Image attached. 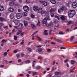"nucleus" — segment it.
<instances>
[{
	"instance_id": "f257e3e1",
	"label": "nucleus",
	"mask_w": 77,
	"mask_h": 77,
	"mask_svg": "<svg viewBox=\"0 0 77 77\" xmlns=\"http://www.w3.org/2000/svg\"><path fill=\"white\" fill-rule=\"evenodd\" d=\"M75 14V11L74 10H71L68 12V15L70 18L73 17Z\"/></svg>"
},
{
	"instance_id": "f03ea898",
	"label": "nucleus",
	"mask_w": 77,
	"mask_h": 77,
	"mask_svg": "<svg viewBox=\"0 0 77 77\" xmlns=\"http://www.w3.org/2000/svg\"><path fill=\"white\" fill-rule=\"evenodd\" d=\"M50 20V17L48 16H47L42 21V23L44 24H46L47 23V21Z\"/></svg>"
},
{
	"instance_id": "7ed1b4c3",
	"label": "nucleus",
	"mask_w": 77,
	"mask_h": 77,
	"mask_svg": "<svg viewBox=\"0 0 77 77\" xmlns=\"http://www.w3.org/2000/svg\"><path fill=\"white\" fill-rule=\"evenodd\" d=\"M66 8L65 7L60 8L58 10V13L60 14H62V12H63V11H66Z\"/></svg>"
},
{
	"instance_id": "20e7f679",
	"label": "nucleus",
	"mask_w": 77,
	"mask_h": 77,
	"mask_svg": "<svg viewBox=\"0 0 77 77\" xmlns=\"http://www.w3.org/2000/svg\"><path fill=\"white\" fill-rule=\"evenodd\" d=\"M23 9L25 12H28L29 11V8L27 6L25 5L23 6Z\"/></svg>"
},
{
	"instance_id": "39448f33",
	"label": "nucleus",
	"mask_w": 77,
	"mask_h": 77,
	"mask_svg": "<svg viewBox=\"0 0 77 77\" xmlns=\"http://www.w3.org/2000/svg\"><path fill=\"white\" fill-rule=\"evenodd\" d=\"M16 17L17 19L21 18L22 17V15L21 14L18 13L16 14Z\"/></svg>"
},
{
	"instance_id": "423d86ee",
	"label": "nucleus",
	"mask_w": 77,
	"mask_h": 77,
	"mask_svg": "<svg viewBox=\"0 0 77 77\" xmlns=\"http://www.w3.org/2000/svg\"><path fill=\"white\" fill-rule=\"evenodd\" d=\"M72 7L73 9H75L77 7V3L76 2H74L72 4Z\"/></svg>"
},
{
	"instance_id": "0eeeda50",
	"label": "nucleus",
	"mask_w": 77,
	"mask_h": 77,
	"mask_svg": "<svg viewBox=\"0 0 77 77\" xmlns=\"http://www.w3.org/2000/svg\"><path fill=\"white\" fill-rule=\"evenodd\" d=\"M54 41H57V42H58L62 43V41L56 38H54Z\"/></svg>"
},
{
	"instance_id": "6e6552de",
	"label": "nucleus",
	"mask_w": 77,
	"mask_h": 77,
	"mask_svg": "<svg viewBox=\"0 0 77 77\" xmlns=\"http://www.w3.org/2000/svg\"><path fill=\"white\" fill-rule=\"evenodd\" d=\"M51 27H53V23L51 22L49 24H48V28H49V29L51 28Z\"/></svg>"
},
{
	"instance_id": "1a4fd4ad",
	"label": "nucleus",
	"mask_w": 77,
	"mask_h": 77,
	"mask_svg": "<svg viewBox=\"0 0 77 77\" xmlns=\"http://www.w3.org/2000/svg\"><path fill=\"white\" fill-rule=\"evenodd\" d=\"M43 11L42 8H39L38 10V12L39 14H41L42 12H43Z\"/></svg>"
},
{
	"instance_id": "9d476101",
	"label": "nucleus",
	"mask_w": 77,
	"mask_h": 77,
	"mask_svg": "<svg viewBox=\"0 0 77 77\" xmlns=\"http://www.w3.org/2000/svg\"><path fill=\"white\" fill-rule=\"evenodd\" d=\"M41 13V15L43 17H44V16H45L46 15V14H47V12L46 11H43Z\"/></svg>"
},
{
	"instance_id": "9b49d317",
	"label": "nucleus",
	"mask_w": 77,
	"mask_h": 77,
	"mask_svg": "<svg viewBox=\"0 0 77 77\" xmlns=\"http://www.w3.org/2000/svg\"><path fill=\"white\" fill-rule=\"evenodd\" d=\"M23 27L24 26H23V24L21 23L19 24V29H23Z\"/></svg>"
},
{
	"instance_id": "f8f14e48",
	"label": "nucleus",
	"mask_w": 77,
	"mask_h": 77,
	"mask_svg": "<svg viewBox=\"0 0 77 77\" xmlns=\"http://www.w3.org/2000/svg\"><path fill=\"white\" fill-rule=\"evenodd\" d=\"M8 11L10 12H12L14 11V9L13 8H9L8 9Z\"/></svg>"
},
{
	"instance_id": "ddd939ff",
	"label": "nucleus",
	"mask_w": 77,
	"mask_h": 77,
	"mask_svg": "<svg viewBox=\"0 0 77 77\" xmlns=\"http://www.w3.org/2000/svg\"><path fill=\"white\" fill-rule=\"evenodd\" d=\"M38 10V8L36 6H35L33 8V10L34 11H37Z\"/></svg>"
},
{
	"instance_id": "4468645a",
	"label": "nucleus",
	"mask_w": 77,
	"mask_h": 77,
	"mask_svg": "<svg viewBox=\"0 0 77 77\" xmlns=\"http://www.w3.org/2000/svg\"><path fill=\"white\" fill-rule=\"evenodd\" d=\"M5 10V8L2 6L0 5V11H3Z\"/></svg>"
},
{
	"instance_id": "2eb2a0df",
	"label": "nucleus",
	"mask_w": 77,
	"mask_h": 77,
	"mask_svg": "<svg viewBox=\"0 0 77 77\" xmlns=\"http://www.w3.org/2000/svg\"><path fill=\"white\" fill-rule=\"evenodd\" d=\"M50 1L52 4H55L56 3V0H50Z\"/></svg>"
},
{
	"instance_id": "dca6fc26",
	"label": "nucleus",
	"mask_w": 77,
	"mask_h": 77,
	"mask_svg": "<svg viewBox=\"0 0 77 77\" xmlns=\"http://www.w3.org/2000/svg\"><path fill=\"white\" fill-rule=\"evenodd\" d=\"M24 23L25 26H26V27H27V26H28V22H27L26 21H24Z\"/></svg>"
},
{
	"instance_id": "f3484780",
	"label": "nucleus",
	"mask_w": 77,
	"mask_h": 77,
	"mask_svg": "<svg viewBox=\"0 0 77 77\" xmlns=\"http://www.w3.org/2000/svg\"><path fill=\"white\" fill-rule=\"evenodd\" d=\"M10 17L11 19H13L14 18V15L13 14H11L10 15Z\"/></svg>"
},
{
	"instance_id": "a211bd4d",
	"label": "nucleus",
	"mask_w": 77,
	"mask_h": 77,
	"mask_svg": "<svg viewBox=\"0 0 77 77\" xmlns=\"http://www.w3.org/2000/svg\"><path fill=\"white\" fill-rule=\"evenodd\" d=\"M22 32V30H19L17 32L16 34L17 35H20L21 33Z\"/></svg>"
},
{
	"instance_id": "6ab92c4d",
	"label": "nucleus",
	"mask_w": 77,
	"mask_h": 77,
	"mask_svg": "<svg viewBox=\"0 0 77 77\" xmlns=\"http://www.w3.org/2000/svg\"><path fill=\"white\" fill-rule=\"evenodd\" d=\"M48 30H44V35H48V33L47 32Z\"/></svg>"
},
{
	"instance_id": "aec40b11",
	"label": "nucleus",
	"mask_w": 77,
	"mask_h": 77,
	"mask_svg": "<svg viewBox=\"0 0 77 77\" xmlns=\"http://www.w3.org/2000/svg\"><path fill=\"white\" fill-rule=\"evenodd\" d=\"M14 5H15V3H14V2H10L9 3V6H13Z\"/></svg>"
},
{
	"instance_id": "412c9836",
	"label": "nucleus",
	"mask_w": 77,
	"mask_h": 77,
	"mask_svg": "<svg viewBox=\"0 0 77 77\" xmlns=\"http://www.w3.org/2000/svg\"><path fill=\"white\" fill-rule=\"evenodd\" d=\"M14 22L15 23V24H16V25H17L18 24V20H14Z\"/></svg>"
},
{
	"instance_id": "4be33fe9",
	"label": "nucleus",
	"mask_w": 77,
	"mask_h": 77,
	"mask_svg": "<svg viewBox=\"0 0 77 77\" xmlns=\"http://www.w3.org/2000/svg\"><path fill=\"white\" fill-rule=\"evenodd\" d=\"M43 5H44L45 6H47V5H48V4H47V2H46L44 1L42 4Z\"/></svg>"
},
{
	"instance_id": "5701e85b",
	"label": "nucleus",
	"mask_w": 77,
	"mask_h": 77,
	"mask_svg": "<svg viewBox=\"0 0 77 77\" xmlns=\"http://www.w3.org/2000/svg\"><path fill=\"white\" fill-rule=\"evenodd\" d=\"M61 19L62 20H65V17L64 16H62L60 17Z\"/></svg>"
},
{
	"instance_id": "b1692460",
	"label": "nucleus",
	"mask_w": 77,
	"mask_h": 77,
	"mask_svg": "<svg viewBox=\"0 0 77 77\" xmlns=\"http://www.w3.org/2000/svg\"><path fill=\"white\" fill-rule=\"evenodd\" d=\"M22 15L23 16H24V17H26L27 16V14L26 12H23L22 13Z\"/></svg>"
},
{
	"instance_id": "393cba45",
	"label": "nucleus",
	"mask_w": 77,
	"mask_h": 77,
	"mask_svg": "<svg viewBox=\"0 0 77 77\" xmlns=\"http://www.w3.org/2000/svg\"><path fill=\"white\" fill-rule=\"evenodd\" d=\"M31 27L33 29H35V28H36V26H35V25L34 24H32L31 25Z\"/></svg>"
},
{
	"instance_id": "a878e982",
	"label": "nucleus",
	"mask_w": 77,
	"mask_h": 77,
	"mask_svg": "<svg viewBox=\"0 0 77 77\" xmlns=\"http://www.w3.org/2000/svg\"><path fill=\"white\" fill-rule=\"evenodd\" d=\"M73 23H74V22L72 21H70L68 22L67 24V25H69V24H73Z\"/></svg>"
},
{
	"instance_id": "bb28decb",
	"label": "nucleus",
	"mask_w": 77,
	"mask_h": 77,
	"mask_svg": "<svg viewBox=\"0 0 77 77\" xmlns=\"http://www.w3.org/2000/svg\"><path fill=\"white\" fill-rule=\"evenodd\" d=\"M37 26H41V23H40V21H39V20H38V22L37 24Z\"/></svg>"
},
{
	"instance_id": "cd10ccee",
	"label": "nucleus",
	"mask_w": 77,
	"mask_h": 77,
	"mask_svg": "<svg viewBox=\"0 0 77 77\" xmlns=\"http://www.w3.org/2000/svg\"><path fill=\"white\" fill-rule=\"evenodd\" d=\"M55 10L54 9L52 8L50 10V12H54Z\"/></svg>"
},
{
	"instance_id": "c85d7f7f",
	"label": "nucleus",
	"mask_w": 77,
	"mask_h": 77,
	"mask_svg": "<svg viewBox=\"0 0 77 77\" xmlns=\"http://www.w3.org/2000/svg\"><path fill=\"white\" fill-rule=\"evenodd\" d=\"M20 51V50H18V49H16V50H14L13 53L15 54L17 53V52H18V51Z\"/></svg>"
},
{
	"instance_id": "c756f323",
	"label": "nucleus",
	"mask_w": 77,
	"mask_h": 77,
	"mask_svg": "<svg viewBox=\"0 0 77 77\" xmlns=\"http://www.w3.org/2000/svg\"><path fill=\"white\" fill-rule=\"evenodd\" d=\"M36 38L38 39L39 41H41L42 40V39H41V38H40L38 35H37L36 36Z\"/></svg>"
},
{
	"instance_id": "7c9ffc66",
	"label": "nucleus",
	"mask_w": 77,
	"mask_h": 77,
	"mask_svg": "<svg viewBox=\"0 0 77 77\" xmlns=\"http://www.w3.org/2000/svg\"><path fill=\"white\" fill-rule=\"evenodd\" d=\"M25 63L26 64H28L30 63V60H27L25 61Z\"/></svg>"
},
{
	"instance_id": "2f4dec72",
	"label": "nucleus",
	"mask_w": 77,
	"mask_h": 77,
	"mask_svg": "<svg viewBox=\"0 0 77 77\" xmlns=\"http://www.w3.org/2000/svg\"><path fill=\"white\" fill-rule=\"evenodd\" d=\"M58 22V21L57 20H54L53 23L55 24H56V23H57Z\"/></svg>"
},
{
	"instance_id": "473e14b6",
	"label": "nucleus",
	"mask_w": 77,
	"mask_h": 77,
	"mask_svg": "<svg viewBox=\"0 0 77 77\" xmlns=\"http://www.w3.org/2000/svg\"><path fill=\"white\" fill-rule=\"evenodd\" d=\"M27 49L28 50V51H29V52H31V51H32V49H31V48H27Z\"/></svg>"
},
{
	"instance_id": "72a5a7b5",
	"label": "nucleus",
	"mask_w": 77,
	"mask_h": 77,
	"mask_svg": "<svg viewBox=\"0 0 77 77\" xmlns=\"http://www.w3.org/2000/svg\"><path fill=\"white\" fill-rule=\"evenodd\" d=\"M42 49L41 48H40L38 50V51L39 53L42 52Z\"/></svg>"
},
{
	"instance_id": "f704fd0d",
	"label": "nucleus",
	"mask_w": 77,
	"mask_h": 77,
	"mask_svg": "<svg viewBox=\"0 0 77 77\" xmlns=\"http://www.w3.org/2000/svg\"><path fill=\"white\" fill-rule=\"evenodd\" d=\"M5 20V18L3 17H0V21H3Z\"/></svg>"
},
{
	"instance_id": "c9c22d12",
	"label": "nucleus",
	"mask_w": 77,
	"mask_h": 77,
	"mask_svg": "<svg viewBox=\"0 0 77 77\" xmlns=\"http://www.w3.org/2000/svg\"><path fill=\"white\" fill-rule=\"evenodd\" d=\"M24 32H22L20 35V36L21 37H23V36H24Z\"/></svg>"
},
{
	"instance_id": "e433bc0d",
	"label": "nucleus",
	"mask_w": 77,
	"mask_h": 77,
	"mask_svg": "<svg viewBox=\"0 0 77 77\" xmlns=\"http://www.w3.org/2000/svg\"><path fill=\"white\" fill-rule=\"evenodd\" d=\"M4 29H5V30H7V29H8V26H4L3 27Z\"/></svg>"
},
{
	"instance_id": "4c0bfd02",
	"label": "nucleus",
	"mask_w": 77,
	"mask_h": 77,
	"mask_svg": "<svg viewBox=\"0 0 77 77\" xmlns=\"http://www.w3.org/2000/svg\"><path fill=\"white\" fill-rule=\"evenodd\" d=\"M56 69V66H54L53 67L52 69V71H53L54 70V69Z\"/></svg>"
},
{
	"instance_id": "58836bf2",
	"label": "nucleus",
	"mask_w": 77,
	"mask_h": 77,
	"mask_svg": "<svg viewBox=\"0 0 77 77\" xmlns=\"http://www.w3.org/2000/svg\"><path fill=\"white\" fill-rule=\"evenodd\" d=\"M38 74V73H37V72H33V74H32V76H34V75H36V74Z\"/></svg>"
},
{
	"instance_id": "ea45409f",
	"label": "nucleus",
	"mask_w": 77,
	"mask_h": 77,
	"mask_svg": "<svg viewBox=\"0 0 77 77\" xmlns=\"http://www.w3.org/2000/svg\"><path fill=\"white\" fill-rule=\"evenodd\" d=\"M44 1L43 0H39V2L41 4H43V3L44 2Z\"/></svg>"
},
{
	"instance_id": "a19ab883",
	"label": "nucleus",
	"mask_w": 77,
	"mask_h": 77,
	"mask_svg": "<svg viewBox=\"0 0 77 77\" xmlns=\"http://www.w3.org/2000/svg\"><path fill=\"white\" fill-rule=\"evenodd\" d=\"M17 38H18V37L17 36H14V40H17Z\"/></svg>"
},
{
	"instance_id": "79ce46f5",
	"label": "nucleus",
	"mask_w": 77,
	"mask_h": 77,
	"mask_svg": "<svg viewBox=\"0 0 77 77\" xmlns=\"http://www.w3.org/2000/svg\"><path fill=\"white\" fill-rule=\"evenodd\" d=\"M54 14L53 13H51V17H54Z\"/></svg>"
},
{
	"instance_id": "37998d69",
	"label": "nucleus",
	"mask_w": 77,
	"mask_h": 77,
	"mask_svg": "<svg viewBox=\"0 0 77 77\" xmlns=\"http://www.w3.org/2000/svg\"><path fill=\"white\" fill-rule=\"evenodd\" d=\"M60 74V73L59 72H55V74L57 75H59V74Z\"/></svg>"
},
{
	"instance_id": "c03bdc74",
	"label": "nucleus",
	"mask_w": 77,
	"mask_h": 77,
	"mask_svg": "<svg viewBox=\"0 0 77 77\" xmlns=\"http://www.w3.org/2000/svg\"><path fill=\"white\" fill-rule=\"evenodd\" d=\"M31 18H34L35 17V15H33V14H31Z\"/></svg>"
},
{
	"instance_id": "a18cd8bd",
	"label": "nucleus",
	"mask_w": 77,
	"mask_h": 77,
	"mask_svg": "<svg viewBox=\"0 0 77 77\" xmlns=\"http://www.w3.org/2000/svg\"><path fill=\"white\" fill-rule=\"evenodd\" d=\"M38 32V31H35L32 35V36H33V35H35V34H36Z\"/></svg>"
},
{
	"instance_id": "49530a36",
	"label": "nucleus",
	"mask_w": 77,
	"mask_h": 77,
	"mask_svg": "<svg viewBox=\"0 0 77 77\" xmlns=\"http://www.w3.org/2000/svg\"><path fill=\"white\" fill-rule=\"evenodd\" d=\"M74 69H75V68H73L72 69H70V72H73V71H74Z\"/></svg>"
},
{
	"instance_id": "de8ad7c7",
	"label": "nucleus",
	"mask_w": 77,
	"mask_h": 77,
	"mask_svg": "<svg viewBox=\"0 0 77 77\" xmlns=\"http://www.w3.org/2000/svg\"><path fill=\"white\" fill-rule=\"evenodd\" d=\"M25 2H26V3H30V0H26Z\"/></svg>"
},
{
	"instance_id": "09e8293b",
	"label": "nucleus",
	"mask_w": 77,
	"mask_h": 77,
	"mask_svg": "<svg viewBox=\"0 0 77 77\" xmlns=\"http://www.w3.org/2000/svg\"><path fill=\"white\" fill-rule=\"evenodd\" d=\"M59 33L60 35H63V32L61 31L59 32Z\"/></svg>"
},
{
	"instance_id": "8fccbe9b",
	"label": "nucleus",
	"mask_w": 77,
	"mask_h": 77,
	"mask_svg": "<svg viewBox=\"0 0 77 77\" xmlns=\"http://www.w3.org/2000/svg\"><path fill=\"white\" fill-rule=\"evenodd\" d=\"M54 17L56 18H57L58 20H59V17L57 16V15H55L54 16Z\"/></svg>"
},
{
	"instance_id": "3c124183",
	"label": "nucleus",
	"mask_w": 77,
	"mask_h": 77,
	"mask_svg": "<svg viewBox=\"0 0 77 77\" xmlns=\"http://www.w3.org/2000/svg\"><path fill=\"white\" fill-rule=\"evenodd\" d=\"M29 57V55H26L25 56V57H24L25 58H27Z\"/></svg>"
},
{
	"instance_id": "603ef678",
	"label": "nucleus",
	"mask_w": 77,
	"mask_h": 77,
	"mask_svg": "<svg viewBox=\"0 0 77 77\" xmlns=\"http://www.w3.org/2000/svg\"><path fill=\"white\" fill-rule=\"evenodd\" d=\"M41 66H37L36 67V69H41Z\"/></svg>"
},
{
	"instance_id": "864d4df0",
	"label": "nucleus",
	"mask_w": 77,
	"mask_h": 77,
	"mask_svg": "<svg viewBox=\"0 0 77 77\" xmlns=\"http://www.w3.org/2000/svg\"><path fill=\"white\" fill-rule=\"evenodd\" d=\"M71 63L72 64H74V63H75V61L73 60H72Z\"/></svg>"
},
{
	"instance_id": "5fc2aeb1",
	"label": "nucleus",
	"mask_w": 77,
	"mask_h": 77,
	"mask_svg": "<svg viewBox=\"0 0 77 77\" xmlns=\"http://www.w3.org/2000/svg\"><path fill=\"white\" fill-rule=\"evenodd\" d=\"M1 42H3V43H4V42H6V40H5V39H3L2 41Z\"/></svg>"
},
{
	"instance_id": "6e6d98bb",
	"label": "nucleus",
	"mask_w": 77,
	"mask_h": 77,
	"mask_svg": "<svg viewBox=\"0 0 77 77\" xmlns=\"http://www.w3.org/2000/svg\"><path fill=\"white\" fill-rule=\"evenodd\" d=\"M15 29H13L12 32V33H15Z\"/></svg>"
},
{
	"instance_id": "4d7b16f0",
	"label": "nucleus",
	"mask_w": 77,
	"mask_h": 77,
	"mask_svg": "<svg viewBox=\"0 0 77 77\" xmlns=\"http://www.w3.org/2000/svg\"><path fill=\"white\" fill-rule=\"evenodd\" d=\"M14 28H15V29H18V26H15L14 27Z\"/></svg>"
},
{
	"instance_id": "13d9d810",
	"label": "nucleus",
	"mask_w": 77,
	"mask_h": 77,
	"mask_svg": "<svg viewBox=\"0 0 77 77\" xmlns=\"http://www.w3.org/2000/svg\"><path fill=\"white\" fill-rule=\"evenodd\" d=\"M47 51L48 53H50V51H51V49H49L47 50Z\"/></svg>"
},
{
	"instance_id": "bf43d9fd",
	"label": "nucleus",
	"mask_w": 77,
	"mask_h": 77,
	"mask_svg": "<svg viewBox=\"0 0 77 77\" xmlns=\"http://www.w3.org/2000/svg\"><path fill=\"white\" fill-rule=\"evenodd\" d=\"M7 54H8V53H7V52H5L4 53V56H6Z\"/></svg>"
},
{
	"instance_id": "052dcab7",
	"label": "nucleus",
	"mask_w": 77,
	"mask_h": 77,
	"mask_svg": "<svg viewBox=\"0 0 77 77\" xmlns=\"http://www.w3.org/2000/svg\"><path fill=\"white\" fill-rule=\"evenodd\" d=\"M73 38H74V36H72V37L70 38V41H72V39H73Z\"/></svg>"
},
{
	"instance_id": "680f3d73",
	"label": "nucleus",
	"mask_w": 77,
	"mask_h": 77,
	"mask_svg": "<svg viewBox=\"0 0 77 77\" xmlns=\"http://www.w3.org/2000/svg\"><path fill=\"white\" fill-rule=\"evenodd\" d=\"M55 27H59V24H57L55 25Z\"/></svg>"
},
{
	"instance_id": "e2e57ef3",
	"label": "nucleus",
	"mask_w": 77,
	"mask_h": 77,
	"mask_svg": "<svg viewBox=\"0 0 77 77\" xmlns=\"http://www.w3.org/2000/svg\"><path fill=\"white\" fill-rule=\"evenodd\" d=\"M18 43V42H14V43H13V45H16Z\"/></svg>"
},
{
	"instance_id": "0e129e2a",
	"label": "nucleus",
	"mask_w": 77,
	"mask_h": 77,
	"mask_svg": "<svg viewBox=\"0 0 77 77\" xmlns=\"http://www.w3.org/2000/svg\"><path fill=\"white\" fill-rule=\"evenodd\" d=\"M16 56L17 58H20V55L19 54H17L16 55Z\"/></svg>"
},
{
	"instance_id": "69168bd1",
	"label": "nucleus",
	"mask_w": 77,
	"mask_h": 77,
	"mask_svg": "<svg viewBox=\"0 0 77 77\" xmlns=\"http://www.w3.org/2000/svg\"><path fill=\"white\" fill-rule=\"evenodd\" d=\"M17 61L18 62H21L22 60L21 59H19Z\"/></svg>"
},
{
	"instance_id": "338daca9",
	"label": "nucleus",
	"mask_w": 77,
	"mask_h": 77,
	"mask_svg": "<svg viewBox=\"0 0 77 77\" xmlns=\"http://www.w3.org/2000/svg\"><path fill=\"white\" fill-rule=\"evenodd\" d=\"M51 44H53V45H55V44H56V43L54 42H51Z\"/></svg>"
},
{
	"instance_id": "774afa93",
	"label": "nucleus",
	"mask_w": 77,
	"mask_h": 77,
	"mask_svg": "<svg viewBox=\"0 0 77 77\" xmlns=\"http://www.w3.org/2000/svg\"><path fill=\"white\" fill-rule=\"evenodd\" d=\"M68 61V60L66 59L65 61H64V62H65V63H66Z\"/></svg>"
}]
</instances>
